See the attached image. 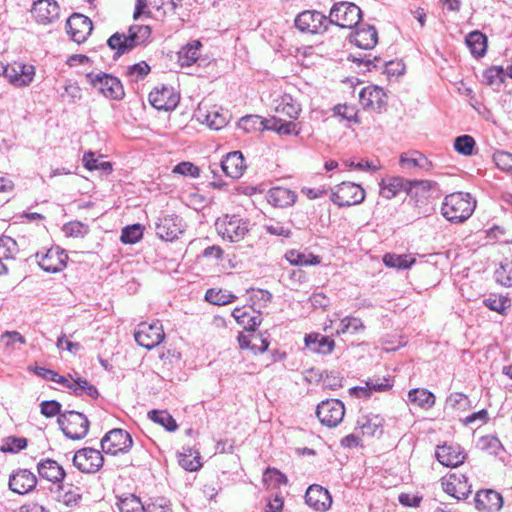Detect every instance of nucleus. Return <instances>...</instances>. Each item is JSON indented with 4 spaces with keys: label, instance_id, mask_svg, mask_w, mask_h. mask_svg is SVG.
<instances>
[{
    "label": "nucleus",
    "instance_id": "f257e3e1",
    "mask_svg": "<svg viewBox=\"0 0 512 512\" xmlns=\"http://www.w3.org/2000/svg\"><path fill=\"white\" fill-rule=\"evenodd\" d=\"M151 36V28L148 25H132L128 34L116 32L108 40V47L114 51L113 59H118L131 52L138 46L145 44Z\"/></svg>",
    "mask_w": 512,
    "mask_h": 512
},
{
    "label": "nucleus",
    "instance_id": "f03ea898",
    "mask_svg": "<svg viewBox=\"0 0 512 512\" xmlns=\"http://www.w3.org/2000/svg\"><path fill=\"white\" fill-rule=\"evenodd\" d=\"M476 200L471 194L454 192L446 195L441 206V214L452 223H463L473 214Z\"/></svg>",
    "mask_w": 512,
    "mask_h": 512
},
{
    "label": "nucleus",
    "instance_id": "7ed1b4c3",
    "mask_svg": "<svg viewBox=\"0 0 512 512\" xmlns=\"http://www.w3.org/2000/svg\"><path fill=\"white\" fill-rule=\"evenodd\" d=\"M85 78L89 85L105 98L120 101L125 97L121 80L112 74L92 71L87 73Z\"/></svg>",
    "mask_w": 512,
    "mask_h": 512
},
{
    "label": "nucleus",
    "instance_id": "20e7f679",
    "mask_svg": "<svg viewBox=\"0 0 512 512\" xmlns=\"http://www.w3.org/2000/svg\"><path fill=\"white\" fill-rule=\"evenodd\" d=\"M58 425L63 434L71 440L83 439L89 431L88 418L75 410H66L58 416Z\"/></svg>",
    "mask_w": 512,
    "mask_h": 512
},
{
    "label": "nucleus",
    "instance_id": "39448f33",
    "mask_svg": "<svg viewBox=\"0 0 512 512\" xmlns=\"http://www.w3.org/2000/svg\"><path fill=\"white\" fill-rule=\"evenodd\" d=\"M362 18L361 9L352 2L335 3L328 16L329 24L340 28L352 29L358 25Z\"/></svg>",
    "mask_w": 512,
    "mask_h": 512
},
{
    "label": "nucleus",
    "instance_id": "423d86ee",
    "mask_svg": "<svg viewBox=\"0 0 512 512\" xmlns=\"http://www.w3.org/2000/svg\"><path fill=\"white\" fill-rule=\"evenodd\" d=\"M365 190L353 182H342L335 186L330 194V200L339 207H350L362 203Z\"/></svg>",
    "mask_w": 512,
    "mask_h": 512
},
{
    "label": "nucleus",
    "instance_id": "0eeeda50",
    "mask_svg": "<svg viewBox=\"0 0 512 512\" xmlns=\"http://www.w3.org/2000/svg\"><path fill=\"white\" fill-rule=\"evenodd\" d=\"M215 226L222 239L232 243L244 239L249 231L247 222L236 215L219 218Z\"/></svg>",
    "mask_w": 512,
    "mask_h": 512
},
{
    "label": "nucleus",
    "instance_id": "6e6552de",
    "mask_svg": "<svg viewBox=\"0 0 512 512\" xmlns=\"http://www.w3.org/2000/svg\"><path fill=\"white\" fill-rule=\"evenodd\" d=\"M164 337L163 326L159 320L152 323L142 322L138 324L134 332L135 341L148 350L159 345Z\"/></svg>",
    "mask_w": 512,
    "mask_h": 512
},
{
    "label": "nucleus",
    "instance_id": "1a4fd4ad",
    "mask_svg": "<svg viewBox=\"0 0 512 512\" xmlns=\"http://www.w3.org/2000/svg\"><path fill=\"white\" fill-rule=\"evenodd\" d=\"M133 445L131 435L120 428H115L107 432L101 439L102 451L106 454L117 455L127 453Z\"/></svg>",
    "mask_w": 512,
    "mask_h": 512
},
{
    "label": "nucleus",
    "instance_id": "9d476101",
    "mask_svg": "<svg viewBox=\"0 0 512 512\" xmlns=\"http://www.w3.org/2000/svg\"><path fill=\"white\" fill-rule=\"evenodd\" d=\"M316 415L323 425L333 428L342 422L345 407L338 399H327L318 404Z\"/></svg>",
    "mask_w": 512,
    "mask_h": 512
},
{
    "label": "nucleus",
    "instance_id": "9b49d317",
    "mask_svg": "<svg viewBox=\"0 0 512 512\" xmlns=\"http://www.w3.org/2000/svg\"><path fill=\"white\" fill-rule=\"evenodd\" d=\"M72 462L79 471L93 474L102 468L104 457L99 450L85 447L75 452Z\"/></svg>",
    "mask_w": 512,
    "mask_h": 512
},
{
    "label": "nucleus",
    "instance_id": "f8f14e48",
    "mask_svg": "<svg viewBox=\"0 0 512 512\" xmlns=\"http://www.w3.org/2000/svg\"><path fill=\"white\" fill-rule=\"evenodd\" d=\"M35 258L42 270L49 273H57L66 267L68 255L64 249L55 246L47 249L45 252H37Z\"/></svg>",
    "mask_w": 512,
    "mask_h": 512
},
{
    "label": "nucleus",
    "instance_id": "ddd939ff",
    "mask_svg": "<svg viewBox=\"0 0 512 512\" xmlns=\"http://www.w3.org/2000/svg\"><path fill=\"white\" fill-rule=\"evenodd\" d=\"M328 25V17L316 10L303 11L295 19V26L300 31L311 34L325 32Z\"/></svg>",
    "mask_w": 512,
    "mask_h": 512
},
{
    "label": "nucleus",
    "instance_id": "4468645a",
    "mask_svg": "<svg viewBox=\"0 0 512 512\" xmlns=\"http://www.w3.org/2000/svg\"><path fill=\"white\" fill-rule=\"evenodd\" d=\"M66 29L70 38L81 44L85 42L91 34L93 24L90 18L83 14L74 13L66 21Z\"/></svg>",
    "mask_w": 512,
    "mask_h": 512
},
{
    "label": "nucleus",
    "instance_id": "2eb2a0df",
    "mask_svg": "<svg viewBox=\"0 0 512 512\" xmlns=\"http://www.w3.org/2000/svg\"><path fill=\"white\" fill-rule=\"evenodd\" d=\"M31 14L41 25L52 24L60 16V7L55 0H37L33 3Z\"/></svg>",
    "mask_w": 512,
    "mask_h": 512
},
{
    "label": "nucleus",
    "instance_id": "dca6fc26",
    "mask_svg": "<svg viewBox=\"0 0 512 512\" xmlns=\"http://www.w3.org/2000/svg\"><path fill=\"white\" fill-rule=\"evenodd\" d=\"M156 234L165 241H173L184 232L182 219L177 215H165L156 223Z\"/></svg>",
    "mask_w": 512,
    "mask_h": 512
},
{
    "label": "nucleus",
    "instance_id": "f3484780",
    "mask_svg": "<svg viewBox=\"0 0 512 512\" xmlns=\"http://www.w3.org/2000/svg\"><path fill=\"white\" fill-rule=\"evenodd\" d=\"M443 490L457 500L466 499L471 491V485L464 474L451 473L442 481Z\"/></svg>",
    "mask_w": 512,
    "mask_h": 512
},
{
    "label": "nucleus",
    "instance_id": "a211bd4d",
    "mask_svg": "<svg viewBox=\"0 0 512 512\" xmlns=\"http://www.w3.org/2000/svg\"><path fill=\"white\" fill-rule=\"evenodd\" d=\"M305 502L315 511L325 512L331 507L332 497L326 488L312 484L306 491Z\"/></svg>",
    "mask_w": 512,
    "mask_h": 512
},
{
    "label": "nucleus",
    "instance_id": "6ab92c4d",
    "mask_svg": "<svg viewBox=\"0 0 512 512\" xmlns=\"http://www.w3.org/2000/svg\"><path fill=\"white\" fill-rule=\"evenodd\" d=\"M34 75V66L22 63L5 65V73L3 74L11 84L18 87L28 86L33 81Z\"/></svg>",
    "mask_w": 512,
    "mask_h": 512
},
{
    "label": "nucleus",
    "instance_id": "aec40b11",
    "mask_svg": "<svg viewBox=\"0 0 512 512\" xmlns=\"http://www.w3.org/2000/svg\"><path fill=\"white\" fill-rule=\"evenodd\" d=\"M37 485V477L28 469H18L9 477V488L14 493L24 495Z\"/></svg>",
    "mask_w": 512,
    "mask_h": 512
},
{
    "label": "nucleus",
    "instance_id": "412c9836",
    "mask_svg": "<svg viewBox=\"0 0 512 512\" xmlns=\"http://www.w3.org/2000/svg\"><path fill=\"white\" fill-rule=\"evenodd\" d=\"M150 104L157 110L170 111L177 107L179 95L171 87L163 86L161 89H155L149 94Z\"/></svg>",
    "mask_w": 512,
    "mask_h": 512
},
{
    "label": "nucleus",
    "instance_id": "4be33fe9",
    "mask_svg": "<svg viewBox=\"0 0 512 512\" xmlns=\"http://www.w3.org/2000/svg\"><path fill=\"white\" fill-rule=\"evenodd\" d=\"M54 499L68 508L78 507L82 500V493L79 487L63 483L51 490Z\"/></svg>",
    "mask_w": 512,
    "mask_h": 512
},
{
    "label": "nucleus",
    "instance_id": "5701e85b",
    "mask_svg": "<svg viewBox=\"0 0 512 512\" xmlns=\"http://www.w3.org/2000/svg\"><path fill=\"white\" fill-rule=\"evenodd\" d=\"M436 458L444 466L457 467L465 460V453L457 444H444L436 449Z\"/></svg>",
    "mask_w": 512,
    "mask_h": 512
},
{
    "label": "nucleus",
    "instance_id": "b1692460",
    "mask_svg": "<svg viewBox=\"0 0 512 512\" xmlns=\"http://www.w3.org/2000/svg\"><path fill=\"white\" fill-rule=\"evenodd\" d=\"M37 471L41 478L54 484H61L66 476L64 468L55 460L46 458L38 462Z\"/></svg>",
    "mask_w": 512,
    "mask_h": 512
},
{
    "label": "nucleus",
    "instance_id": "393cba45",
    "mask_svg": "<svg viewBox=\"0 0 512 512\" xmlns=\"http://www.w3.org/2000/svg\"><path fill=\"white\" fill-rule=\"evenodd\" d=\"M359 101L364 108L380 110L386 104V95L378 86H367L361 89Z\"/></svg>",
    "mask_w": 512,
    "mask_h": 512
},
{
    "label": "nucleus",
    "instance_id": "a878e982",
    "mask_svg": "<svg viewBox=\"0 0 512 512\" xmlns=\"http://www.w3.org/2000/svg\"><path fill=\"white\" fill-rule=\"evenodd\" d=\"M221 168L223 172L230 178H240L245 169V159L240 151H233L226 154L221 161Z\"/></svg>",
    "mask_w": 512,
    "mask_h": 512
},
{
    "label": "nucleus",
    "instance_id": "bb28decb",
    "mask_svg": "<svg viewBox=\"0 0 512 512\" xmlns=\"http://www.w3.org/2000/svg\"><path fill=\"white\" fill-rule=\"evenodd\" d=\"M475 507L482 511H498L503 506V498L500 493L494 490H483L477 492L474 498Z\"/></svg>",
    "mask_w": 512,
    "mask_h": 512
},
{
    "label": "nucleus",
    "instance_id": "cd10ccee",
    "mask_svg": "<svg viewBox=\"0 0 512 512\" xmlns=\"http://www.w3.org/2000/svg\"><path fill=\"white\" fill-rule=\"evenodd\" d=\"M393 387V380L390 377L372 378L366 382L364 387H353L350 389L351 394L359 398H368L372 391L385 392Z\"/></svg>",
    "mask_w": 512,
    "mask_h": 512
},
{
    "label": "nucleus",
    "instance_id": "c85d7f7f",
    "mask_svg": "<svg viewBox=\"0 0 512 512\" xmlns=\"http://www.w3.org/2000/svg\"><path fill=\"white\" fill-rule=\"evenodd\" d=\"M378 41V34L374 26L365 25L359 27L354 35L351 36V42L361 49H372Z\"/></svg>",
    "mask_w": 512,
    "mask_h": 512
},
{
    "label": "nucleus",
    "instance_id": "c756f323",
    "mask_svg": "<svg viewBox=\"0 0 512 512\" xmlns=\"http://www.w3.org/2000/svg\"><path fill=\"white\" fill-rule=\"evenodd\" d=\"M305 345L315 353L327 355L333 351L335 342L328 336L308 334L305 336Z\"/></svg>",
    "mask_w": 512,
    "mask_h": 512
},
{
    "label": "nucleus",
    "instance_id": "7c9ffc66",
    "mask_svg": "<svg viewBox=\"0 0 512 512\" xmlns=\"http://www.w3.org/2000/svg\"><path fill=\"white\" fill-rule=\"evenodd\" d=\"M297 195L287 188H272L268 193V201L275 207H288L295 203Z\"/></svg>",
    "mask_w": 512,
    "mask_h": 512
},
{
    "label": "nucleus",
    "instance_id": "2f4dec72",
    "mask_svg": "<svg viewBox=\"0 0 512 512\" xmlns=\"http://www.w3.org/2000/svg\"><path fill=\"white\" fill-rule=\"evenodd\" d=\"M465 43L474 57L480 58L486 54L487 37L481 31L470 32L465 38Z\"/></svg>",
    "mask_w": 512,
    "mask_h": 512
},
{
    "label": "nucleus",
    "instance_id": "473e14b6",
    "mask_svg": "<svg viewBox=\"0 0 512 512\" xmlns=\"http://www.w3.org/2000/svg\"><path fill=\"white\" fill-rule=\"evenodd\" d=\"M357 425L363 435L376 436L383 432V419L378 415H364L357 420Z\"/></svg>",
    "mask_w": 512,
    "mask_h": 512
},
{
    "label": "nucleus",
    "instance_id": "72a5a7b5",
    "mask_svg": "<svg viewBox=\"0 0 512 512\" xmlns=\"http://www.w3.org/2000/svg\"><path fill=\"white\" fill-rule=\"evenodd\" d=\"M275 110L277 113L285 115L290 119H297L301 107L300 104L289 94H284L277 101Z\"/></svg>",
    "mask_w": 512,
    "mask_h": 512
},
{
    "label": "nucleus",
    "instance_id": "f704fd0d",
    "mask_svg": "<svg viewBox=\"0 0 512 512\" xmlns=\"http://www.w3.org/2000/svg\"><path fill=\"white\" fill-rule=\"evenodd\" d=\"M408 401L424 410L435 405V396L425 388H414L408 392Z\"/></svg>",
    "mask_w": 512,
    "mask_h": 512
},
{
    "label": "nucleus",
    "instance_id": "c9c22d12",
    "mask_svg": "<svg viewBox=\"0 0 512 512\" xmlns=\"http://www.w3.org/2000/svg\"><path fill=\"white\" fill-rule=\"evenodd\" d=\"M202 43L199 40H193L187 43L178 52V62L182 67L193 65L199 58V50Z\"/></svg>",
    "mask_w": 512,
    "mask_h": 512
},
{
    "label": "nucleus",
    "instance_id": "e433bc0d",
    "mask_svg": "<svg viewBox=\"0 0 512 512\" xmlns=\"http://www.w3.org/2000/svg\"><path fill=\"white\" fill-rule=\"evenodd\" d=\"M416 262L415 257L410 254L398 255L395 253H386L383 256V263L390 268L405 270L410 268Z\"/></svg>",
    "mask_w": 512,
    "mask_h": 512
},
{
    "label": "nucleus",
    "instance_id": "4c0bfd02",
    "mask_svg": "<svg viewBox=\"0 0 512 512\" xmlns=\"http://www.w3.org/2000/svg\"><path fill=\"white\" fill-rule=\"evenodd\" d=\"M69 389L72 394L77 397L88 396L92 399H96L99 396L98 389L96 386L87 381L82 377H77L72 385H69Z\"/></svg>",
    "mask_w": 512,
    "mask_h": 512
},
{
    "label": "nucleus",
    "instance_id": "58836bf2",
    "mask_svg": "<svg viewBox=\"0 0 512 512\" xmlns=\"http://www.w3.org/2000/svg\"><path fill=\"white\" fill-rule=\"evenodd\" d=\"M286 260L294 266H309L318 265L321 260L319 256L312 253L299 252L297 250H290L285 254Z\"/></svg>",
    "mask_w": 512,
    "mask_h": 512
},
{
    "label": "nucleus",
    "instance_id": "ea45409f",
    "mask_svg": "<svg viewBox=\"0 0 512 512\" xmlns=\"http://www.w3.org/2000/svg\"><path fill=\"white\" fill-rule=\"evenodd\" d=\"M407 180L399 177L389 179L387 182H382L380 186V195L386 199H392L401 190L407 192Z\"/></svg>",
    "mask_w": 512,
    "mask_h": 512
},
{
    "label": "nucleus",
    "instance_id": "a19ab883",
    "mask_svg": "<svg viewBox=\"0 0 512 512\" xmlns=\"http://www.w3.org/2000/svg\"><path fill=\"white\" fill-rule=\"evenodd\" d=\"M148 418L164 427L169 432L177 430L178 425L173 416L166 410H151L148 412Z\"/></svg>",
    "mask_w": 512,
    "mask_h": 512
},
{
    "label": "nucleus",
    "instance_id": "79ce46f5",
    "mask_svg": "<svg viewBox=\"0 0 512 512\" xmlns=\"http://www.w3.org/2000/svg\"><path fill=\"white\" fill-rule=\"evenodd\" d=\"M268 120L261 118L258 115H247L242 117L238 122V128L246 133L267 130Z\"/></svg>",
    "mask_w": 512,
    "mask_h": 512
},
{
    "label": "nucleus",
    "instance_id": "37998d69",
    "mask_svg": "<svg viewBox=\"0 0 512 512\" xmlns=\"http://www.w3.org/2000/svg\"><path fill=\"white\" fill-rule=\"evenodd\" d=\"M237 297L227 290L208 289L205 293V300L214 305H226L233 302Z\"/></svg>",
    "mask_w": 512,
    "mask_h": 512
},
{
    "label": "nucleus",
    "instance_id": "c03bdc74",
    "mask_svg": "<svg viewBox=\"0 0 512 512\" xmlns=\"http://www.w3.org/2000/svg\"><path fill=\"white\" fill-rule=\"evenodd\" d=\"M267 130H273L283 135H297L299 130L297 125L292 121H283L281 119L272 118L268 120V125H265Z\"/></svg>",
    "mask_w": 512,
    "mask_h": 512
},
{
    "label": "nucleus",
    "instance_id": "a18cd8bd",
    "mask_svg": "<svg viewBox=\"0 0 512 512\" xmlns=\"http://www.w3.org/2000/svg\"><path fill=\"white\" fill-rule=\"evenodd\" d=\"M179 465L187 471H196L201 467L198 454L193 456L191 448H183L178 455Z\"/></svg>",
    "mask_w": 512,
    "mask_h": 512
},
{
    "label": "nucleus",
    "instance_id": "49530a36",
    "mask_svg": "<svg viewBox=\"0 0 512 512\" xmlns=\"http://www.w3.org/2000/svg\"><path fill=\"white\" fill-rule=\"evenodd\" d=\"M333 114L341 120H346L350 123H359L358 110L355 106L347 104H338L333 108Z\"/></svg>",
    "mask_w": 512,
    "mask_h": 512
},
{
    "label": "nucleus",
    "instance_id": "de8ad7c7",
    "mask_svg": "<svg viewBox=\"0 0 512 512\" xmlns=\"http://www.w3.org/2000/svg\"><path fill=\"white\" fill-rule=\"evenodd\" d=\"M496 282L505 287H512V261L505 260L494 273Z\"/></svg>",
    "mask_w": 512,
    "mask_h": 512
},
{
    "label": "nucleus",
    "instance_id": "09e8293b",
    "mask_svg": "<svg viewBox=\"0 0 512 512\" xmlns=\"http://www.w3.org/2000/svg\"><path fill=\"white\" fill-rule=\"evenodd\" d=\"M364 328L365 326L360 318L346 316L341 320L336 332L337 334H345L347 332L357 333L363 331Z\"/></svg>",
    "mask_w": 512,
    "mask_h": 512
},
{
    "label": "nucleus",
    "instance_id": "8fccbe9b",
    "mask_svg": "<svg viewBox=\"0 0 512 512\" xmlns=\"http://www.w3.org/2000/svg\"><path fill=\"white\" fill-rule=\"evenodd\" d=\"M118 507L120 512H145V506L142 504L140 498L133 494L120 498Z\"/></svg>",
    "mask_w": 512,
    "mask_h": 512
},
{
    "label": "nucleus",
    "instance_id": "3c124183",
    "mask_svg": "<svg viewBox=\"0 0 512 512\" xmlns=\"http://www.w3.org/2000/svg\"><path fill=\"white\" fill-rule=\"evenodd\" d=\"M143 236V228L140 224H133L122 229L120 240L124 244H134Z\"/></svg>",
    "mask_w": 512,
    "mask_h": 512
},
{
    "label": "nucleus",
    "instance_id": "603ef678",
    "mask_svg": "<svg viewBox=\"0 0 512 512\" xmlns=\"http://www.w3.org/2000/svg\"><path fill=\"white\" fill-rule=\"evenodd\" d=\"M27 443L25 437L10 436L3 440L0 450L4 453H18L27 447Z\"/></svg>",
    "mask_w": 512,
    "mask_h": 512
},
{
    "label": "nucleus",
    "instance_id": "864d4df0",
    "mask_svg": "<svg viewBox=\"0 0 512 512\" xmlns=\"http://www.w3.org/2000/svg\"><path fill=\"white\" fill-rule=\"evenodd\" d=\"M475 140L470 135H461L454 140V149L462 155L470 156L473 154Z\"/></svg>",
    "mask_w": 512,
    "mask_h": 512
},
{
    "label": "nucleus",
    "instance_id": "5fc2aeb1",
    "mask_svg": "<svg viewBox=\"0 0 512 512\" xmlns=\"http://www.w3.org/2000/svg\"><path fill=\"white\" fill-rule=\"evenodd\" d=\"M61 98L68 103H76L82 98V91L76 82L66 81L64 91L60 94Z\"/></svg>",
    "mask_w": 512,
    "mask_h": 512
},
{
    "label": "nucleus",
    "instance_id": "6e6d98bb",
    "mask_svg": "<svg viewBox=\"0 0 512 512\" xmlns=\"http://www.w3.org/2000/svg\"><path fill=\"white\" fill-rule=\"evenodd\" d=\"M150 66L145 61H140L127 68L126 75L131 78L132 81L138 82L144 79L150 72Z\"/></svg>",
    "mask_w": 512,
    "mask_h": 512
},
{
    "label": "nucleus",
    "instance_id": "4d7b16f0",
    "mask_svg": "<svg viewBox=\"0 0 512 512\" xmlns=\"http://www.w3.org/2000/svg\"><path fill=\"white\" fill-rule=\"evenodd\" d=\"M483 78L486 84L493 85H501L504 80V71L500 66H493L485 70L483 74Z\"/></svg>",
    "mask_w": 512,
    "mask_h": 512
},
{
    "label": "nucleus",
    "instance_id": "13d9d810",
    "mask_svg": "<svg viewBox=\"0 0 512 512\" xmlns=\"http://www.w3.org/2000/svg\"><path fill=\"white\" fill-rule=\"evenodd\" d=\"M484 305L490 310L503 313L504 310L510 306V301L507 297L490 295L483 301Z\"/></svg>",
    "mask_w": 512,
    "mask_h": 512
},
{
    "label": "nucleus",
    "instance_id": "bf43d9fd",
    "mask_svg": "<svg viewBox=\"0 0 512 512\" xmlns=\"http://www.w3.org/2000/svg\"><path fill=\"white\" fill-rule=\"evenodd\" d=\"M63 232L66 236L83 237L89 232V228L80 221H71L63 226Z\"/></svg>",
    "mask_w": 512,
    "mask_h": 512
},
{
    "label": "nucleus",
    "instance_id": "052dcab7",
    "mask_svg": "<svg viewBox=\"0 0 512 512\" xmlns=\"http://www.w3.org/2000/svg\"><path fill=\"white\" fill-rule=\"evenodd\" d=\"M205 122L209 128L219 130L226 125L227 119L222 113L214 109L205 115Z\"/></svg>",
    "mask_w": 512,
    "mask_h": 512
},
{
    "label": "nucleus",
    "instance_id": "680f3d73",
    "mask_svg": "<svg viewBox=\"0 0 512 512\" xmlns=\"http://www.w3.org/2000/svg\"><path fill=\"white\" fill-rule=\"evenodd\" d=\"M496 166L507 173L512 172V154L505 151H497L493 155Z\"/></svg>",
    "mask_w": 512,
    "mask_h": 512
},
{
    "label": "nucleus",
    "instance_id": "e2e57ef3",
    "mask_svg": "<svg viewBox=\"0 0 512 512\" xmlns=\"http://www.w3.org/2000/svg\"><path fill=\"white\" fill-rule=\"evenodd\" d=\"M173 173L198 178L200 176V169L195 164L184 161L173 168Z\"/></svg>",
    "mask_w": 512,
    "mask_h": 512
},
{
    "label": "nucleus",
    "instance_id": "0e129e2a",
    "mask_svg": "<svg viewBox=\"0 0 512 512\" xmlns=\"http://www.w3.org/2000/svg\"><path fill=\"white\" fill-rule=\"evenodd\" d=\"M62 405L56 400H46L42 401L40 404L41 414L46 417H53L56 415H60Z\"/></svg>",
    "mask_w": 512,
    "mask_h": 512
},
{
    "label": "nucleus",
    "instance_id": "69168bd1",
    "mask_svg": "<svg viewBox=\"0 0 512 512\" xmlns=\"http://www.w3.org/2000/svg\"><path fill=\"white\" fill-rule=\"evenodd\" d=\"M264 482H271L275 485L287 484L288 479L285 474L276 468L268 467L263 474Z\"/></svg>",
    "mask_w": 512,
    "mask_h": 512
},
{
    "label": "nucleus",
    "instance_id": "338daca9",
    "mask_svg": "<svg viewBox=\"0 0 512 512\" xmlns=\"http://www.w3.org/2000/svg\"><path fill=\"white\" fill-rule=\"evenodd\" d=\"M400 165L402 168L405 169H418L419 166V157L415 156V151H412L410 153H403L400 156Z\"/></svg>",
    "mask_w": 512,
    "mask_h": 512
},
{
    "label": "nucleus",
    "instance_id": "774afa93",
    "mask_svg": "<svg viewBox=\"0 0 512 512\" xmlns=\"http://www.w3.org/2000/svg\"><path fill=\"white\" fill-rule=\"evenodd\" d=\"M145 512H172L164 498H158L145 506Z\"/></svg>",
    "mask_w": 512,
    "mask_h": 512
}]
</instances>
